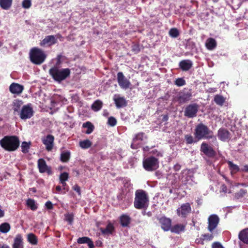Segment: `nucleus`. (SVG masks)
<instances>
[{
	"label": "nucleus",
	"instance_id": "obj_32",
	"mask_svg": "<svg viewBox=\"0 0 248 248\" xmlns=\"http://www.w3.org/2000/svg\"><path fill=\"white\" fill-rule=\"evenodd\" d=\"M102 106V102L100 100H97L92 104L91 108L93 111H98L101 109Z\"/></svg>",
	"mask_w": 248,
	"mask_h": 248
},
{
	"label": "nucleus",
	"instance_id": "obj_40",
	"mask_svg": "<svg viewBox=\"0 0 248 248\" xmlns=\"http://www.w3.org/2000/svg\"><path fill=\"white\" fill-rule=\"evenodd\" d=\"M169 35L172 38H177L179 35V31L177 28H171L169 32Z\"/></svg>",
	"mask_w": 248,
	"mask_h": 248
},
{
	"label": "nucleus",
	"instance_id": "obj_53",
	"mask_svg": "<svg viewBox=\"0 0 248 248\" xmlns=\"http://www.w3.org/2000/svg\"><path fill=\"white\" fill-rule=\"evenodd\" d=\"M212 248H224L218 242H215L212 244Z\"/></svg>",
	"mask_w": 248,
	"mask_h": 248
},
{
	"label": "nucleus",
	"instance_id": "obj_3",
	"mask_svg": "<svg viewBox=\"0 0 248 248\" xmlns=\"http://www.w3.org/2000/svg\"><path fill=\"white\" fill-rule=\"evenodd\" d=\"M70 70L67 68H60L54 66L49 70V74L53 79L57 82H60L69 77Z\"/></svg>",
	"mask_w": 248,
	"mask_h": 248
},
{
	"label": "nucleus",
	"instance_id": "obj_19",
	"mask_svg": "<svg viewBox=\"0 0 248 248\" xmlns=\"http://www.w3.org/2000/svg\"><path fill=\"white\" fill-rule=\"evenodd\" d=\"M113 100L117 108H124L127 105V101L124 96L121 97L119 95H115Z\"/></svg>",
	"mask_w": 248,
	"mask_h": 248
},
{
	"label": "nucleus",
	"instance_id": "obj_46",
	"mask_svg": "<svg viewBox=\"0 0 248 248\" xmlns=\"http://www.w3.org/2000/svg\"><path fill=\"white\" fill-rule=\"evenodd\" d=\"M64 220L68 222L69 224L71 225L73 222L74 216L72 214L68 213L65 215Z\"/></svg>",
	"mask_w": 248,
	"mask_h": 248
},
{
	"label": "nucleus",
	"instance_id": "obj_55",
	"mask_svg": "<svg viewBox=\"0 0 248 248\" xmlns=\"http://www.w3.org/2000/svg\"><path fill=\"white\" fill-rule=\"evenodd\" d=\"M227 191V186L223 184L221 186L220 188V192H222L224 193H226Z\"/></svg>",
	"mask_w": 248,
	"mask_h": 248
},
{
	"label": "nucleus",
	"instance_id": "obj_20",
	"mask_svg": "<svg viewBox=\"0 0 248 248\" xmlns=\"http://www.w3.org/2000/svg\"><path fill=\"white\" fill-rule=\"evenodd\" d=\"M192 66L193 62L189 59L182 60L179 63V68L183 71L189 70Z\"/></svg>",
	"mask_w": 248,
	"mask_h": 248
},
{
	"label": "nucleus",
	"instance_id": "obj_60",
	"mask_svg": "<svg viewBox=\"0 0 248 248\" xmlns=\"http://www.w3.org/2000/svg\"><path fill=\"white\" fill-rule=\"evenodd\" d=\"M242 171L248 172V165H246L242 170Z\"/></svg>",
	"mask_w": 248,
	"mask_h": 248
},
{
	"label": "nucleus",
	"instance_id": "obj_17",
	"mask_svg": "<svg viewBox=\"0 0 248 248\" xmlns=\"http://www.w3.org/2000/svg\"><path fill=\"white\" fill-rule=\"evenodd\" d=\"M54 137L52 135H48L42 140V142L46 146V148L48 151H51L53 147Z\"/></svg>",
	"mask_w": 248,
	"mask_h": 248
},
{
	"label": "nucleus",
	"instance_id": "obj_18",
	"mask_svg": "<svg viewBox=\"0 0 248 248\" xmlns=\"http://www.w3.org/2000/svg\"><path fill=\"white\" fill-rule=\"evenodd\" d=\"M24 90V86L17 83H12L9 86V91L13 94L19 95Z\"/></svg>",
	"mask_w": 248,
	"mask_h": 248
},
{
	"label": "nucleus",
	"instance_id": "obj_42",
	"mask_svg": "<svg viewBox=\"0 0 248 248\" xmlns=\"http://www.w3.org/2000/svg\"><path fill=\"white\" fill-rule=\"evenodd\" d=\"M185 139L187 144L195 143L198 141L197 140H195L193 137L191 135L189 134H187L185 136Z\"/></svg>",
	"mask_w": 248,
	"mask_h": 248
},
{
	"label": "nucleus",
	"instance_id": "obj_26",
	"mask_svg": "<svg viewBox=\"0 0 248 248\" xmlns=\"http://www.w3.org/2000/svg\"><path fill=\"white\" fill-rule=\"evenodd\" d=\"M186 225L181 224H178L174 225L173 227H171L170 231L172 232H174L175 233L179 234L180 232H184L185 230Z\"/></svg>",
	"mask_w": 248,
	"mask_h": 248
},
{
	"label": "nucleus",
	"instance_id": "obj_13",
	"mask_svg": "<svg viewBox=\"0 0 248 248\" xmlns=\"http://www.w3.org/2000/svg\"><path fill=\"white\" fill-rule=\"evenodd\" d=\"M57 43V39L55 35H51L46 36L40 42V46L43 47H50Z\"/></svg>",
	"mask_w": 248,
	"mask_h": 248
},
{
	"label": "nucleus",
	"instance_id": "obj_10",
	"mask_svg": "<svg viewBox=\"0 0 248 248\" xmlns=\"http://www.w3.org/2000/svg\"><path fill=\"white\" fill-rule=\"evenodd\" d=\"M199 106L196 103L189 104L186 106L184 111V115L188 118H194L197 116Z\"/></svg>",
	"mask_w": 248,
	"mask_h": 248
},
{
	"label": "nucleus",
	"instance_id": "obj_34",
	"mask_svg": "<svg viewBox=\"0 0 248 248\" xmlns=\"http://www.w3.org/2000/svg\"><path fill=\"white\" fill-rule=\"evenodd\" d=\"M113 230V226L111 224H108L105 229H100V231L102 234L105 235H108L112 232Z\"/></svg>",
	"mask_w": 248,
	"mask_h": 248
},
{
	"label": "nucleus",
	"instance_id": "obj_43",
	"mask_svg": "<svg viewBox=\"0 0 248 248\" xmlns=\"http://www.w3.org/2000/svg\"><path fill=\"white\" fill-rule=\"evenodd\" d=\"M28 241L32 245H36L37 243L36 237L32 233H30L28 235Z\"/></svg>",
	"mask_w": 248,
	"mask_h": 248
},
{
	"label": "nucleus",
	"instance_id": "obj_50",
	"mask_svg": "<svg viewBox=\"0 0 248 248\" xmlns=\"http://www.w3.org/2000/svg\"><path fill=\"white\" fill-rule=\"evenodd\" d=\"M22 7L26 9L29 8L31 5V0H24L22 1Z\"/></svg>",
	"mask_w": 248,
	"mask_h": 248
},
{
	"label": "nucleus",
	"instance_id": "obj_9",
	"mask_svg": "<svg viewBox=\"0 0 248 248\" xmlns=\"http://www.w3.org/2000/svg\"><path fill=\"white\" fill-rule=\"evenodd\" d=\"M117 79L119 86L123 89L126 90L130 88V81L124 76L122 72H119L117 75Z\"/></svg>",
	"mask_w": 248,
	"mask_h": 248
},
{
	"label": "nucleus",
	"instance_id": "obj_49",
	"mask_svg": "<svg viewBox=\"0 0 248 248\" xmlns=\"http://www.w3.org/2000/svg\"><path fill=\"white\" fill-rule=\"evenodd\" d=\"M26 206L32 210H35L37 208V205L35 202H26Z\"/></svg>",
	"mask_w": 248,
	"mask_h": 248
},
{
	"label": "nucleus",
	"instance_id": "obj_51",
	"mask_svg": "<svg viewBox=\"0 0 248 248\" xmlns=\"http://www.w3.org/2000/svg\"><path fill=\"white\" fill-rule=\"evenodd\" d=\"M90 240V238L87 237H83L78 238L77 242L78 244H85L87 243Z\"/></svg>",
	"mask_w": 248,
	"mask_h": 248
},
{
	"label": "nucleus",
	"instance_id": "obj_63",
	"mask_svg": "<svg viewBox=\"0 0 248 248\" xmlns=\"http://www.w3.org/2000/svg\"><path fill=\"white\" fill-rule=\"evenodd\" d=\"M56 189L58 191H60L61 190V189H62L61 186H57L56 187Z\"/></svg>",
	"mask_w": 248,
	"mask_h": 248
},
{
	"label": "nucleus",
	"instance_id": "obj_1",
	"mask_svg": "<svg viewBox=\"0 0 248 248\" xmlns=\"http://www.w3.org/2000/svg\"><path fill=\"white\" fill-rule=\"evenodd\" d=\"M194 135L195 139L200 140L202 139L217 140L214 135L213 132L205 124L202 123L198 124L195 127Z\"/></svg>",
	"mask_w": 248,
	"mask_h": 248
},
{
	"label": "nucleus",
	"instance_id": "obj_64",
	"mask_svg": "<svg viewBox=\"0 0 248 248\" xmlns=\"http://www.w3.org/2000/svg\"><path fill=\"white\" fill-rule=\"evenodd\" d=\"M0 248H10L8 246L6 245H3L2 246H0Z\"/></svg>",
	"mask_w": 248,
	"mask_h": 248
},
{
	"label": "nucleus",
	"instance_id": "obj_8",
	"mask_svg": "<svg viewBox=\"0 0 248 248\" xmlns=\"http://www.w3.org/2000/svg\"><path fill=\"white\" fill-rule=\"evenodd\" d=\"M200 151L208 157L213 158L217 155V153L213 148L205 141L201 144Z\"/></svg>",
	"mask_w": 248,
	"mask_h": 248
},
{
	"label": "nucleus",
	"instance_id": "obj_62",
	"mask_svg": "<svg viewBox=\"0 0 248 248\" xmlns=\"http://www.w3.org/2000/svg\"><path fill=\"white\" fill-rule=\"evenodd\" d=\"M4 211L0 208V218L3 217L4 216Z\"/></svg>",
	"mask_w": 248,
	"mask_h": 248
},
{
	"label": "nucleus",
	"instance_id": "obj_33",
	"mask_svg": "<svg viewBox=\"0 0 248 248\" xmlns=\"http://www.w3.org/2000/svg\"><path fill=\"white\" fill-rule=\"evenodd\" d=\"M214 100L217 105L222 106L225 101V98L221 95L216 94L214 97Z\"/></svg>",
	"mask_w": 248,
	"mask_h": 248
},
{
	"label": "nucleus",
	"instance_id": "obj_23",
	"mask_svg": "<svg viewBox=\"0 0 248 248\" xmlns=\"http://www.w3.org/2000/svg\"><path fill=\"white\" fill-rule=\"evenodd\" d=\"M23 104V102L22 100H20L19 99H15L13 101L12 103V109L14 111V115H18L19 112L20 111L21 107Z\"/></svg>",
	"mask_w": 248,
	"mask_h": 248
},
{
	"label": "nucleus",
	"instance_id": "obj_16",
	"mask_svg": "<svg viewBox=\"0 0 248 248\" xmlns=\"http://www.w3.org/2000/svg\"><path fill=\"white\" fill-rule=\"evenodd\" d=\"M148 196L145 191L142 189H138L136 190L134 202H148Z\"/></svg>",
	"mask_w": 248,
	"mask_h": 248
},
{
	"label": "nucleus",
	"instance_id": "obj_22",
	"mask_svg": "<svg viewBox=\"0 0 248 248\" xmlns=\"http://www.w3.org/2000/svg\"><path fill=\"white\" fill-rule=\"evenodd\" d=\"M190 210L191 208L188 202L183 204L180 208L177 210L178 214L183 217H185L187 214L190 212Z\"/></svg>",
	"mask_w": 248,
	"mask_h": 248
},
{
	"label": "nucleus",
	"instance_id": "obj_57",
	"mask_svg": "<svg viewBox=\"0 0 248 248\" xmlns=\"http://www.w3.org/2000/svg\"><path fill=\"white\" fill-rule=\"evenodd\" d=\"M181 167L180 165H179V164H176L174 166L173 169L175 171H178L180 170Z\"/></svg>",
	"mask_w": 248,
	"mask_h": 248
},
{
	"label": "nucleus",
	"instance_id": "obj_28",
	"mask_svg": "<svg viewBox=\"0 0 248 248\" xmlns=\"http://www.w3.org/2000/svg\"><path fill=\"white\" fill-rule=\"evenodd\" d=\"M205 46L208 49L212 50L216 47L217 42L215 39L209 38L206 40Z\"/></svg>",
	"mask_w": 248,
	"mask_h": 248
},
{
	"label": "nucleus",
	"instance_id": "obj_24",
	"mask_svg": "<svg viewBox=\"0 0 248 248\" xmlns=\"http://www.w3.org/2000/svg\"><path fill=\"white\" fill-rule=\"evenodd\" d=\"M124 184V187L122 189V193L121 195L119 196V199L122 200L123 197H124L122 194L124 195L126 194L127 193L130 192V190L132 188V185L131 184L130 181L127 180H124L123 181Z\"/></svg>",
	"mask_w": 248,
	"mask_h": 248
},
{
	"label": "nucleus",
	"instance_id": "obj_37",
	"mask_svg": "<svg viewBox=\"0 0 248 248\" xmlns=\"http://www.w3.org/2000/svg\"><path fill=\"white\" fill-rule=\"evenodd\" d=\"M31 142H27L26 141L22 142L21 144V151L24 154H27L29 152V149L30 148Z\"/></svg>",
	"mask_w": 248,
	"mask_h": 248
},
{
	"label": "nucleus",
	"instance_id": "obj_45",
	"mask_svg": "<svg viewBox=\"0 0 248 248\" xmlns=\"http://www.w3.org/2000/svg\"><path fill=\"white\" fill-rule=\"evenodd\" d=\"M68 173L66 172H64L61 174L60 176V180L62 185H63L64 182L68 180Z\"/></svg>",
	"mask_w": 248,
	"mask_h": 248
},
{
	"label": "nucleus",
	"instance_id": "obj_35",
	"mask_svg": "<svg viewBox=\"0 0 248 248\" xmlns=\"http://www.w3.org/2000/svg\"><path fill=\"white\" fill-rule=\"evenodd\" d=\"M228 164L232 172L235 173L240 171L239 167L237 165L233 164L232 161H228Z\"/></svg>",
	"mask_w": 248,
	"mask_h": 248
},
{
	"label": "nucleus",
	"instance_id": "obj_48",
	"mask_svg": "<svg viewBox=\"0 0 248 248\" xmlns=\"http://www.w3.org/2000/svg\"><path fill=\"white\" fill-rule=\"evenodd\" d=\"M116 124L117 120L114 117L111 116L108 118V124L109 125L111 126H114Z\"/></svg>",
	"mask_w": 248,
	"mask_h": 248
},
{
	"label": "nucleus",
	"instance_id": "obj_4",
	"mask_svg": "<svg viewBox=\"0 0 248 248\" xmlns=\"http://www.w3.org/2000/svg\"><path fill=\"white\" fill-rule=\"evenodd\" d=\"M29 55L31 62L36 65L43 63L46 58L45 52L36 47H33L30 50Z\"/></svg>",
	"mask_w": 248,
	"mask_h": 248
},
{
	"label": "nucleus",
	"instance_id": "obj_39",
	"mask_svg": "<svg viewBox=\"0 0 248 248\" xmlns=\"http://www.w3.org/2000/svg\"><path fill=\"white\" fill-rule=\"evenodd\" d=\"M70 157V153L69 152L67 151L63 152L61 155V160L62 162H67L69 161Z\"/></svg>",
	"mask_w": 248,
	"mask_h": 248
},
{
	"label": "nucleus",
	"instance_id": "obj_14",
	"mask_svg": "<svg viewBox=\"0 0 248 248\" xmlns=\"http://www.w3.org/2000/svg\"><path fill=\"white\" fill-rule=\"evenodd\" d=\"M144 138L147 139V137L145 136L144 132H139L136 134L132 140V142L131 144V148L133 149H137L140 147V143L138 142V141H142Z\"/></svg>",
	"mask_w": 248,
	"mask_h": 248
},
{
	"label": "nucleus",
	"instance_id": "obj_25",
	"mask_svg": "<svg viewBox=\"0 0 248 248\" xmlns=\"http://www.w3.org/2000/svg\"><path fill=\"white\" fill-rule=\"evenodd\" d=\"M13 248H24L23 239L21 234H17L14 240V243L12 245Z\"/></svg>",
	"mask_w": 248,
	"mask_h": 248
},
{
	"label": "nucleus",
	"instance_id": "obj_59",
	"mask_svg": "<svg viewBox=\"0 0 248 248\" xmlns=\"http://www.w3.org/2000/svg\"><path fill=\"white\" fill-rule=\"evenodd\" d=\"M169 119V117H168V115H164L163 116V117H162V122H166Z\"/></svg>",
	"mask_w": 248,
	"mask_h": 248
},
{
	"label": "nucleus",
	"instance_id": "obj_38",
	"mask_svg": "<svg viewBox=\"0 0 248 248\" xmlns=\"http://www.w3.org/2000/svg\"><path fill=\"white\" fill-rule=\"evenodd\" d=\"M92 142L89 140H86L79 142V146L82 149H88L92 145Z\"/></svg>",
	"mask_w": 248,
	"mask_h": 248
},
{
	"label": "nucleus",
	"instance_id": "obj_2",
	"mask_svg": "<svg viewBox=\"0 0 248 248\" xmlns=\"http://www.w3.org/2000/svg\"><path fill=\"white\" fill-rule=\"evenodd\" d=\"M0 145L5 151L13 152L19 148L20 140L16 136H6L0 140Z\"/></svg>",
	"mask_w": 248,
	"mask_h": 248
},
{
	"label": "nucleus",
	"instance_id": "obj_36",
	"mask_svg": "<svg viewBox=\"0 0 248 248\" xmlns=\"http://www.w3.org/2000/svg\"><path fill=\"white\" fill-rule=\"evenodd\" d=\"M10 225L8 223H3L0 225V232L2 233H7L10 230Z\"/></svg>",
	"mask_w": 248,
	"mask_h": 248
},
{
	"label": "nucleus",
	"instance_id": "obj_27",
	"mask_svg": "<svg viewBox=\"0 0 248 248\" xmlns=\"http://www.w3.org/2000/svg\"><path fill=\"white\" fill-rule=\"evenodd\" d=\"M239 238L246 244H248V228L242 231L239 234Z\"/></svg>",
	"mask_w": 248,
	"mask_h": 248
},
{
	"label": "nucleus",
	"instance_id": "obj_61",
	"mask_svg": "<svg viewBox=\"0 0 248 248\" xmlns=\"http://www.w3.org/2000/svg\"><path fill=\"white\" fill-rule=\"evenodd\" d=\"M87 244H88L89 247L90 248H93V242L91 240V239H90V240L89 241V242L88 243H87Z\"/></svg>",
	"mask_w": 248,
	"mask_h": 248
},
{
	"label": "nucleus",
	"instance_id": "obj_31",
	"mask_svg": "<svg viewBox=\"0 0 248 248\" xmlns=\"http://www.w3.org/2000/svg\"><path fill=\"white\" fill-rule=\"evenodd\" d=\"M12 0H0V6L4 10L9 9L12 5Z\"/></svg>",
	"mask_w": 248,
	"mask_h": 248
},
{
	"label": "nucleus",
	"instance_id": "obj_5",
	"mask_svg": "<svg viewBox=\"0 0 248 248\" xmlns=\"http://www.w3.org/2000/svg\"><path fill=\"white\" fill-rule=\"evenodd\" d=\"M143 167L148 171H153L159 167V161L156 157L151 156L143 160Z\"/></svg>",
	"mask_w": 248,
	"mask_h": 248
},
{
	"label": "nucleus",
	"instance_id": "obj_15",
	"mask_svg": "<svg viewBox=\"0 0 248 248\" xmlns=\"http://www.w3.org/2000/svg\"><path fill=\"white\" fill-rule=\"evenodd\" d=\"M217 137L221 141H229L231 139V133L227 129L220 128L217 131Z\"/></svg>",
	"mask_w": 248,
	"mask_h": 248
},
{
	"label": "nucleus",
	"instance_id": "obj_54",
	"mask_svg": "<svg viewBox=\"0 0 248 248\" xmlns=\"http://www.w3.org/2000/svg\"><path fill=\"white\" fill-rule=\"evenodd\" d=\"M153 154L155 155L156 156H162V154L158 152L157 150L155 149L152 151Z\"/></svg>",
	"mask_w": 248,
	"mask_h": 248
},
{
	"label": "nucleus",
	"instance_id": "obj_47",
	"mask_svg": "<svg viewBox=\"0 0 248 248\" xmlns=\"http://www.w3.org/2000/svg\"><path fill=\"white\" fill-rule=\"evenodd\" d=\"M148 202H134V206L137 209L145 208L148 206Z\"/></svg>",
	"mask_w": 248,
	"mask_h": 248
},
{
	"label": "nucleus",
	"instance_id": "obj_44",
	"mask_svg": "<svg viewBox=\"0 0 248 248\" xmlns=\"http://www.w3.org/2000/svg\"><path fill=\"white\" fill-rule=\"evenodd\" d=\"M174 84L178 87H181L186 85V82L183 78H179L175 79Z\"/></svg>",
	"mask_w": 248,
	"mask_h": 248
},
{
	"label": "nucleus",
	"instance_id": "obj_56",
	"mask_svg": "<svg viewBox=\"0 0 248 248\" xmlns=\"http://www.w3.org/2000/svg\"><path fill=\"white\" fill-rule=\"evenodd\" d=\"M73 189L76 191L77 192H78L79 194H80V187L78 185H75L73 186Z\"/></svg>",
	"mask_w": 248,
	"mask_h": 248
},
{
	"label": "nucleus",
	"instance_id": "obj_7",
	"mask_svg": "<svg viewBox=\"0 0 248 248\" xmlns=\"http://www.w3.org/2000/svg\"><path fill=\"white\" fill-rule=\"evenodd\" d=\"M33 113L34 111L31 104H29L22 107L18 115L22 120H27L30 119L33 115Z\"/></svg>",
	"mask_w": 248,
	"mask_h": 248
},
{
	"label": "nucleus",
	"instance_id": "obj_29",
	"mask_svg": "<svg viewBox=\"0 0 248 248\" xmlns=\"http://www.w3.org/2000/svg\"><path fill=\"white\" fill-rule=\"evenodd\" d=\"M121 224L123 227H127L130 222V217L126 215H123L120 217Z\"/></svg>",
	"mask_w": 248,
	"mask_h": 248
},
{
	"label": "nucleus",
	"instance_id": "obj_41",
	"mask_svg": "<svg viewBox=\"0 0 248 248\" xmlns=\"http://www.w3.org/2000/svg\"><path fill=\"white\" fill-rule=\"evenodd\" d=\"M247 193V190L244 189H241L238 192L235 193V198L236 199H239L244 197Z\"/></svg>",
	"mask_w": 248,
	"mask_h": 248
},
{
	"label": "nucleus",
	"instance_id": "obj_21",
	"mask_svg": "<svg viewBox=\"0 0 248 248\" xmlns=\"http://www.w3.org/2000/svg\"><path fill=\"white\" fill-rule=\"evenodd\" d=\"M162 229L165 231H169L171 226V221L170 218L162 217L159 219Z\"/></svg>",
	"mask_w": 248,
	"mask_h": 248
},
{
	"label": "nucleus",
	"instance_id": "obj_6",
	"mask_svg": "<svg viewBox=\"0 0 248 248\" xmlns=\"http://www.w3.org/2000/svg\"><path fill=\"white\" fill-rule=\"evenodd\" d=\"M192 96L191 90L185 88L179 92L175 97V100L179 104H184L190 101Z\"/></svg>",
	"mask_w": 248,
	"mask_h": 248
},
{
	"label": "nucleus",
	"instance_id": "obj_30",
	"mask_svg": "<svg viewBox=\"0 0 248 248\" xmlns=\"http://www.w3.org/2000/svg\"><path fill=\"white\" fill-rule=\"evenodd\" d=\"M83 128H87V130L85 131L87 134H90L93 132L94 129L93 124L90 122H87L84 123L82 125Z\"/></svg>",
	"mask_w": 248,
	"mask_h": 248
},
{
	"label": "nucleus",
	"instance_id": "obj_58",
	"mask_svg": "<svg viewBox=\"0 0 248 248\" xmlns=\"http://www.w3.org/2000/svg\"><path fill=\"white\" fill-rule=\"evenodd\" d=\"M45 206L48 209H51L53 207L52 202H46Z\"/></svg>",
	"mask_w": 248,
	"mask_h": 248
},
{
	"label": "nucleus",
	"instance_id": "obj_52",
	"mask_svg": "<svg viewBox=\"0 0 248 248\" xmlns=\"http://www.w3.org/2000/svg\"><path fill=\"white\" fill-rule=\"evenodd\" d=\"M202 237L204 240L210 241L212 240L213 238V236L211 234H204L202 235Z\"/></svg>",
	"mask_w": 248,
	"mask_h": 248
},
{
	"label": "nucleus",
	"instance_id": "obj_11",
	"mask_svg": "<svg viewBox=\"0 0 248 248\" xmlns=\"http://www.w3.org/2000/svg\"><path fill=\"white\" fill-rule=\"evenodd\" d=\"M37 167L39 172L41 173H46L48 175H51L53 173L51 167L47 165L43 158H39L38 160Z\"/></svg>",
	"mask_w": 248,
	"mask_h": 248
},
{
	"label": "nucleus",
	"instance_id": "obj_12",
	"mask_svg": "<svg viewBox=\"0 0 248 248\" xmlns=\"http://www.w3.org/2000/svg\"><path fill=\"white\" fill-rule=\"evenodd\" d=\"M219 221V217L215 215H210L208 218V230L212 232L217 226Z\"/></svg>",
	"mask_w": 248,
	"mask_h": 248
}]
</instances>
